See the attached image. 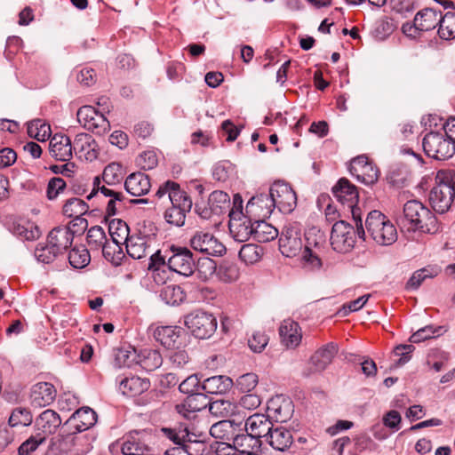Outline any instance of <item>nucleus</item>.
<instances>
[{"instance_id": "1", "label": "nucleus", "mask_w": 455, "mask_h": 455, "mask_svg": "<svg viewBox=\"0 0 455 455\" xmlns=\"http://www.w3.org/2000/svg\"><path fill=\"white\" fill-rule=\"evenodd\" d=\"M396 222L402 230L435 234L439 229L435 214L418 200H411L404 204Z\"/></svg>"}, {"instance_id": "2", "label": "nucleus", "mask_w": 455, "mask_h": 455, "mask_svg": "<svg viewBox=\"0 0 455 455\" xmlns=\"http://www.w3.org/2000/svg\"><path fill=\"white\" fill-rule=\"evenodd\" d=\"M455 199V171H439L435 176V185L430 191L429 201L435 211L447 212Z\"/></svg>"}, {"instance_id": "3", "label": "nucleus", "mask_w": 455, "mask_h": 455, "mask_svg": "<svg viewBox=\"0 0 455 455\" xmlns=\"http://www.w3.org/2000/svg\"><path fill=\"white\" fill-rule=\"evenodd\" d=\"M332 193L343 207L351 212L355 222L357 235L364 239L365 231L363 227L361 209L357 206L359 194L356 187L348 180L342 178L332 188Z\"/></svg>"}, {"instance_id": "4", "label": "nucleus", "mask_w": 455, "mask_h": 455, "mask_svg": "<svg viewBox=\"0 0 455 455\" xmlns=\"http://www.w3.org/2000/svg\"><path fill=\"white\" fill-rule=\"evenodd\" d=\"M367 232L379 245H391L397 239L394 224L379 211H371L365 220Z\"/></svg>"}, {"instance_id": "5", "label": "nucleus", "mask_w": 455, "mask_h": 455, "mask_svg": "<svg viewBox=\"0 0 455 455\" xmlns=\"http://www.w3.org/2000/svg\"><path fill=\"white\" fill-rule=\"evenodd\" d=\"M425 154L436 160L451 158L454 153V145L451 137L441 132H430L422 140Z\"/></svg>"}, {"instance_id": "6", "label": "nucleus", "mask_w": 455, "mask_h": 455, "mask_svg": "<svg viewBox=\"0 0 455 455\" xmlns=\"http://www.w3.org/2000/svg\"><path fill=\"white\" fill-rule=\"evenodd\" d=\"M167 267L180 275L191 276L196 270L193 253L187 247L172 245L169 249Z\"/></svg>"}, {"instance_id": "7", "label": "nucleus", "mask_w": 455, "mask_h": 455, "mask_svg": "<svg viewBox=\"0 0 455 455\" xmlns=\"http://www.w3.org/2000/svg\"><path fill=\"white\" fill-rule=\"evenodd\" d=\"M185 325L198 339L210 338L217 329V320L204 311L196 310L185 317Z\"/></svg>"}, {"instance_id": "8", "label": "nucleus", "mask_w": 455, "mask_h": 455, "mask_svg": "<svg viewBox=\"0 0 455 455\" xmlns=\"http://www.w3.org/2000/svg\"><path fill=\"white\" fill-rule=\"evenodd\" d=\"M170 196L172 205L165 210L164 219L172 226L182 227L185 224L187 213L191 211L192 200L185 191L173 192Z\"/></svg>"}, {"instance_id": "9", "label": "nucleus", "mask_w": 455, "mask_h": 455, "mask_svg": "<svg viewBox=\"0 0 455 455\" xmlns=\"http://www.w3.org/2000/svg\"><path fill=\"white\" fill-rule=\"evenodd\" d=\"M151 434L146 429L130 431L123 437L121 452L124 455H149Z\"/></svg>"}, {"instance_id": "10", "label": "nucleus", "mask_w": 455, "mask_h": 455, "mask_svg": "<svg viewBox=\"0 0 455 455\" xmlns=\"http://www.w3.org/2000/svg\"><path fill=\"white\" fill-rule=\"evenodd\" d=\"M189 245L194 251L210 256L219 257L226 253L225 245L207 231H196L189 239Z\"/></svg>"}, {"instance_id": "11", "label": "nucleus", "mask_w": 455, "mask_h": 455, "mask_svg": "<svg viewBox=\"0 0 455 455\" xmlns=\"http://www.w3.org/2000/svg\"><path fill=\"white\" fill-rule=\"evenodd\" d=\"M354 227L345 220L336 221L331 228V244L334 251L346 253L352 250L355 243Z\"/></svg>"}, {"instance_id": "12", "label": "nucleus", "mask_w": 455, "mask_h": 455, "mask_svg": "<svg viewBox=\"0 0 455 455\" xmlns=\"http://www.w3.org/2000/svg\"><path fill=\"white\" fill-rule=\"evenodd\" d=\"M301 231L298 224L292 223L284 226L280 238L279 250L287 258H294L303 251Z\"/></svg>"}, {"instance_id": "13", "label": "nucleus", "mask_w": 455, "mask_h": 455, "mask_svg": "<svg viewBox=\"0 0 455 455\" xmlns=\"http://www.w3.org/2000/svg\"><path fill=\"white\" fill-rule=\"evenodd\" d=\"M269 194L277 208L283 213H291L297 205V196L287 183L277 181L269 188Z\"/></svg>"}, {"instance_id": "14", "label": "nucleus", "mask_w": 455, "mask_h": 455, "mask_svg": "<svg viewBox=\"0 0 455 455\" xmlns=\"http://www.w3.org/2000/svg\"><path fill=\"white\" fill-rule=\"evenodd\" d=\"M349 172L358 181L365 185H372L379 179L378 168L365 156L352 159Z\"/></svg>"}, {"instance_id": "15", "label": "nucleus", "mask_w": 455, "mask_h": 455, "mask_svg": "<svg viewBox=\"0 0 455 455\" xmlns=\"http://www.w3.org/2000/svg\"><path fill=\"white\" fill-rule=\"evenodd\" d=\"M442 12L434 8H424L417 12L413 20V25L403 26V33L407 34L411 29L419 31H429L439 26Z\"/></svg>"}, {"instance_id": "16", "label": "nucleus", "mask_w": 455, "mask_h": 455, "mask_svg": "<svg viewBox=\"0 0 455 455\" xmlns=\"http://www.w3.org/2000/svg\"><path fill=\"white\" fill-rule=\"evenodd\" d=\"M267 411L270 419L279 422H286L291 418L294 406L290 398L280 395L268 400Z\"/></svg>"}, {"instance_id": "17", "label": "nucleus", "mask_w": 455, "mask_h": 455, "mask_svg": "<svg viewBox=\"0 0 455 455\" xmlns=\"http://www.w3.org/2000/svg\"><path fill=\"white\" fill-rule=\"evenodd\" d=\"M275 209L270 194H259L252 196L246 204V213L251 218H268Z\"/></svg>"}, {"instance_id": "18", "label": "nucleus", "mask_w": 455, "mask_h": 455, "mask_svg": "<svg viewBox=\"0 0 455 455\" xmlns=\"http://www.w3.org/2000/svg\"><path fill=\"white\" fill-rule=\"evenodd\" d=\"M155 238L151 235L139 234L130 236L125 243L126 251L130 257L140 259L152 252L151 247Z\"/></svg>"}, {"instance_id": "19", "label": "nucleus", "mask_w": 455, "mask_h": 455, "mask_svg": "<svg viewBox=\"0 0 455 455\" xmlns=\"http://www.w3.org/2000/svg\"><path fill=\"white\" fill-rule=\"evenodd\" d=\"M74 234L75 231L70 227H57L49 233L47 243L50 244L51 249L56 250L60 254H62L72 244Z\"/></svg>"}, {"instance_id": "20", "label": "nucleus", "mask_w": 455, "mask_h": 455, "mask_svg": "<svg viewBox=\"0 0 455 455\" xmlns=\"http://www.w3.org/2000/svg\"><path fill=\"white\" fill-rule=\"evenodd\" d=\"M273 427V424L270 418L267 414L254 413L247 418L243 429H245L247 433H250L252 436H256L259 440L262 437L267 436L270 430Z\"/></svg>"}, {"instance_id": "21", "label": "nucleus", "mask_w": 455, "mask_h": 455, "mask_svg": "<svg viewBox=\"0 0 455 455\" xmlns=\"http://www.w3.org/2000/svg\"><path fill=\"white\" fill-rule=\"evenodd\" d=\"M279 335L281 343L290 349L297 347L302 339L301 328L299 323L293 320H283L279 327Z\"/></svg>"}, {"instance_id": "22", "label": "nucleus", "mask_w": 455, "mask_h": 455, "mask_svg": "<svg viewBox=\"0 0 455 455\" xmlns=\"http://www.w3.org/2000/svg\"><path fill=\"white\" fill-rule=\"evenodd\" d=\"M49 152L57 161L66 162L71 159L73 147L69 137L65 134H54L50 140Z\"/></svg>"}, {"instance_id": "23", "label": "nucleus", "mask_w": 455, "mask_h": 455, "mask_svg": "<svg viewBox=\"0 0 455 455\" xmlns=\"http://www.w3.org/2000/svg\"><path fill=\"white\" fill-rule=\"evenodd\" d=\"M56 397L54 386L48 382L35 384L30 391V403L34 407L41 408L51 404Z\"/></svg>"}, {"instance_id": "24", "label": "nucleus", "mask_w": 455, "mask_h": 455, "mask_svg": "<svg viewBox=\"0 0 455 455\" xmlns=\"http://www.w3.org/2000/svg\"><path fill=\"white\" fill-rule=\"evenodd\" d=\"M96 422V412L90 407H83L76 410L65 424L77 432H83L93 427Z\"/></svg>"}, {"instance_id": "25", "label": "nucleus", "mask_w": 455, "mask_h": 455, "mask_svg": "<svg viewBox=\"0 0 455 455\" xmlns=\"http://www.w3.org/2000/svg\"><path fill=\"white\" fill-rule=\"evenodd\" d=\"M60 425V415L52 410L44 411L35 421L37 435L44 436V439L47 435L54 434Z\"/></svg>"}, {"instance_id": "26", "label": "nucleus", "mask_w": 455, "mask_h": 455, "mask_svg": "<svg viewBox=\"0 0 455 455\" xmlns=\"http://www.w3.org/2000/svg\"><path fill=\"white\" fill-rule=\"evenodd\" d=\"M60 447L67 455H86L92 448L87 436L68 435L60 441Z\"/></svg>"}, {"instance_id": "27", "label": "nucleus", "mask_w": 455, "mask_h": 455, "mask_svg": "<svg viewBox=\"0 0 455 455\" xmlns=\"http://www.w3.org/2000/svg\"><path fill=\"white\" fill-rule=\"evenodd\" d=\"M73 151L80 159L92 161L97 158L94 140L88 133H79L72 143Z\"/></svg>"}, {"instance_id": "28", "label": "nucleus", "mask_w": 455, "mask_h": 455, "mask_svg": "<svg viewBox=\"0 0 455 455\" xmlns=\"http://www.w3.org/2000/svg\"><path fill=\"white\" fill-rule=\"evenodd\" d=\"M124 188L132 196H142L150 191V179L142 172L131 173L124 181Z\"/></svg>"}, {"instance_id": "29", "label": "nucleus", "mask_w": 455, "mask_h": 455, "mask_svg": "<svg viewBox=\"0 0 455 455\" xmlns=\"http://www.w3.org/2000/svg\"><path fill=\"white\" fill-rule=\"evenodd\" d=\"M243 430V422L234 419H224L214 423L210 428V434L215 439L233 440L236 433Z\"/></svg>"}, {"instance_id": "30", "label": "nucleus", "mask_w": 455, "mask_h": 455, "mask_svg": "<svg viewBox=\"0 0 455 455\" xmlns=\"http://www.w3.org/2000/svg\"><path fill=\"white\" fill-rule=\"evenodd\" d=\"M267 442L273 449L284 451L293 443V435L291 430L283 427H272L267 436Z\"/></svg>"}, {"instance_id": "31", "label": "nucleus", "mask_w": 455, "mask_h": 455, "mask_svg": "<svg viewBox=\"0 0 455 455\" xmlns=\"http://www.w3.org/2000/svg\"><path fill=\"white\" fill-rule=\"evenodd\" d=\"M228 228L231 235L237 242H245L253 237V224L247 217L229 219Z\"/></svg>"}, {"instance_id": "32", "label": "nucleus", "mask_w": 455, "mask_h": 455, "mask_svg": "<svg viewBox=\"0 0 455 455\" xmlns=\"http://www.w3.org/2000/svg\"><path fill=\"white\" fill-rule=\"evenodd\" d=\"M208 405L206 396L203 394L188 395L182 403L176 405V411L187 419L198 412Z\"/></svg>"}, {"instance_id": "33", "label": "nucleus", "mask_w": 455, "mask_h": 455, "mask_svg": "<svg viewBox=\"0 0 455 455\" xmlns=\"http://www.w3.org/2000/svg\"><path fill=\"white\" fill-rule=\"evenodd\" d=\"M234 386L231 378L225 375H216L207 378L202 384V389L212 395H223L228 393Z\"/></svg>"}, {"instance_id": "34", "label": "nucleus", "mask_w": 455, "mask_h": 455, "mask_svg": "<svg viewBox=\"0 0 455 455\" xmlns=\"http://www.w3.org/2000/svg\"><path fill=\"white\" fill-rule=\"evenodd\" d=\"M180 337V328L177 326H159L154 331V338L168 349L176 347Z\"/></svg>"}, {"instance_id": "35", "label": "nucleus", "mask_w": 455, "mask_h": 455, "mask_svg": "<svg viewBox=\"0 0 455 455\" xmlns=\"http://www.w3.org/2000/svg\"><path fill=\"white\" fill-rule=\"evenodd\" d=\"M150 383L148 379L140 377L125 378L119 384V390L127 396H136L149 388Z\"/></svg>"}, {"instance_id": "36", "label": "nucleus", "mask_w": 455, "mask_h": 455, "mask_svg": "<svg viewBox=\"0 0 455 455\" xmlns=\"http://www.w3.org/2000/svg\"><path fill=\"white\" fill-rule=\"evenodd\" d=\"M338 353V347L334 343H328L319 348L311 357V362L315 370H324Z\"/></svg>"}, {"instance_id": "37", "label": "nucleus", "mask_w": 455, "mask_h": 455, "mask_svg": "<svg viewBox=\"0 0 455 455\" xmlns=\"http://www.w3.org/2000/svg\"><path fill=\"white\" fill-rule=\"evenodd\" d=\"M441 267L429 265L416 270L405 284L407 290H417L426 279H431L441 273Z\"/></svg>"}, {"instance_id": "38", "label": "nucleus", "mask_w": 455, "mask_h": 455, "mask_svg": "<svg viewBox=\"0 0 455 455\" xmlns=\"http://www.w3.org/2000/svg\"><path fill=\"white\" fill-rule=\"evenodd\" d=\"M233 443L237 452L258 453L261 447V440L247 432L246 434L236 433L233 438Z\"/></svg>"}, {"instance_id": "39", "label": "nucleus", "mask_w": 455, "mask_h": 455, "mask_svg": "<svg viewBox=\"0 0 455 455\" xmlns=\"http://www.w3.org/2000/svg\"><path fill=\"white\" fill-rule=\"evenodd\" d=\"M108 232L113 243L116 244V247H118L120 244L126 243L130 239L129 227L126 222L121 219H114L109 222Z\"/></svg>"}, {"instance_id": "40", "label": "nucleus", "mask_w": 455, "mask_h": 455, "mask_svg": "<svg viewBox=\"0 0 455 455\" xmlns=\"http://www.w3.org/2000/svg\"><path fill=\"white\" fill-rule=\"evenodd\" d=\"M163 363V357L156 349H143L138 354V364L147 371L158 369Z\"/></svg>"}, {"instance_id": "41", "label": "nucleus", "mask_w": 455, "mask_h": 455, "mask_svg": "<svg viewBox=\"0 0 455 455\" xmlns=\"http://www.w3.org/2000/svg\"><path fill=\"white\" fill-rule=\"evenodd\" d=\"M278 230L271 224L258 220L253 223V239L259 243H267L278 236Z\"/></svg>"}, {"instance_id": "42", "label": "nucleus", "mask_w": 455, "mask_h": 455, "mask_svg": "<svg viewBox=\"0 0 455 455\" xmlns=\"http://www.w3.org/2000/svg\"><path fill=\"white\" fill-rule=\"evenodd\" d=\"M208 405L211 414L219 418H228L238 412V405L229 400L219 399Z\"/></svg>"}, {"instance_id": "43", "label": "nucleus", "mask_w": 455, "mask_h": 455, "mask_svg": "<svg viewBox=\"0 0 455 455\" xmlns=\"http://www.w3.org/2000/svg\"><path fill=\"white\" fill-rule=\"evenodd\" d=\"M161 431L166 438L175 444L182 445L187 442H196V435L191 434L187 427L180 426L174 428L163 427Z\"/></svg>"}, {"instance_id": "44", "label": "nucleus", "mask_w": 455, "mask_h": 455, "mask_svg": "<svg viewBox=\"0 0 455 455\" xmlns=\"http://www.w3.org/2000/svg\"><path fill=\"white\" fill-rule=\"evenodd\" d=\"M208 205L212 207V211H213L214 215H220L229 210L230 197L224 191H213L209 196Z\"/></svg>"}, {"instance_id": "45", "label": "nucleus", "mask_w": 455, "mask_h": 455, "mask_svg": "<svg viewBox=\"0 0 455 455\" xmlns=\"http://www.w3.org/2000/svg\"><path fill=\"white\" fill-rule=\"evenodd\" d=\"M438 36L443 40L455 39V13L448 12L442 18L439 22Z\"/></svg>"}, {"instance_id": "46", "label": "nucleus", "mask_w": 455, "mask_h": 455, "mask_svg": "<svg viewBox=\"0 0 455 455\" xmlns=\"http://www.w3.org/2000/svg\"><path fill=\"white\" fill-rule=\"evenodd\" d=\"M33 422V415L29 409L25 407L14 408L8 419L12 427H28Z\"/></svg>"}, {"instance_id": "47", "label": "nucleus", "mask_w": 455, "mask_h": 455, "mask_svg": "<svg viewBox=\"0 0 455 455\" xmlns=\"http://www.w3.org/2000/svg\"><path fill=\"white\" fill-rule=\"evenodd\" d=\"M89 209V205L84 200L73 197L66 201L62 212L68 218L80 217L86 214Z\"/></svg>"}, {"instance_id": "48", "label": "nucleus", "mask_w": 455, "mask_h": 455, "mask_svg": "<svg viewBox=\"0 0 455 455\" xmlns=\"http://www.w3.org/2000/svg\"><path fill=\"white\" fill-rule=\"evenodd\" d=\"M167 254L164 256L161 255L160 250L156 251L150 255L148 269L153 272V277L156 283H164L165 276H162L159 271L164 269L167 265L166 259H168ZM164 273V270H163Z\"/></svg>"}, {"instance_id": "49", "label": "nucleus", "mask_w": 455, "mask_h": 455, "mask_svg": "<svg viewBox=\"0 0 455 455\" xmlns=\"http://www.w3.org/2000/svg\"><path fill=\"white\" fill-rule=\"evenodd\" d=\"M68 261L74 268H84L91 261L90 252L84 245L75 246L69 251Z\"/></svg>"}, {"instance_id": "50", "label": "nucleus", "mask_w": 455, "mask_h": 455, "mask_svg": "<svg viewBox=\"0 0 455 455\" xmlns=\"http://www.w3.org/2000/svg\"><path fill=\"white\" fill-rule=\"evenodd\" d=\"M28 134L38 141H45L50 138L51 127L40 119H36L28 124Z\"/></svg>"}, {"instance_id": "51", "label": "nucleus", "mask_w": 455, "mask_h": 455, "mask_svg": "<svg viewBox=\"0 0 455 455\" xmlns=\"http://www.w3.org/2000/svg\"><path fill=\"white\" fill-rule=\"evenodd\" d=\"M122 192L116 191L106 185L101 184V180L100 176H95L93 178V180L92 182V190L89 193V195L86 196L88 200H91L92 198H98L100 195L104 197H109L112 198L116 196V199L120 196V194Z\"/></svg>"}, {"instance_id": "52", "label": "nucleus", "mask_w": 455, "mask_h": 455, "mask_svg": "<svg viewBox=\"0 0 455 455\" xmlns=\"http://www.w3.org/2000/svg\"><path fill=\"white\" fill-rule=\"evenodd\" d=\"M123 179V168L120 164L111 163L103 171L102 180L106 185L118 184Z\"/></svg>"}, {"instance_id": "53", "label": "nucleus", "mask_w": 455, "mask_h": 455, "mask_svg": "<svg viewBox=\"0 0 455 455\" xmlns=\"http://www.w3.org/2000/svg\"><path fill=\"white\" fill-rule=\"evenodd\" d=\"M161 296L169 305H179L186 299V293L178 285H168L162 291Z\"/></svg>"}, {"instance_id": "54", "label": "nucleus", "mask_w": 455, "mask_h": 455, "mask_svg": "<svg viewBox=\"0 0 455 455\" xmlns=\"http://www.w3.org/2000/svg\"><path fill=\"white\" fill-rule=\"evenodd\" d=\"M262 255V249L256 244L247 243L242 246L239 251V258L245 264H254L258 262Z\"/></svg>"}, {"instance_id": "55", "label": "nucleus", "mask_w": 455, "mask_h": 455, "mask_svg": "<svg viewBox=\"0 0 455 455\" xmlns=\"http://www.w3.org/2000/svg\"><path fill=\"white\" fill-rule=\"evenodd\" d=\"M86 241L92 249H100L107 242V235L104 229L100 226L92 227L86 235Z\"/></svg>"}, {"instance_id": "56", "label": "nucleus", "mask_w": 455, "mask_h": 455, "mask_svg": "<svg viewBox=\"0 0 455 455\" xmlns=\"http://www.w3.org/2000/svg\"><path fill=\"white\" fill-rule=\"evenodd\" d=\"M259 378L256 373L249 372L239 376L234 385L241 392L249 393L258 385Z\"/></svg>"}, {"instance_id": "57", "label": "nucleus", "mask_w": 455, "mask_h": 455, "mask_svg": "<svg viewBox=\"0 0 455 455\" xmlns=\"http://www.w3.org/2000/svg\"><path fill=\"white\" fill-rule=\"evenodd\" d=\"M301 253V260L304 267L312 271L321 268L322 260L315 251L310 249L308 246H305Z\"/></svg>"}, {"instance_id": "58", "label": "nucleus", "mask_w": 455, "mask_h": 455, "mask_svg": "<svg viewBox=\"0 0 455 455\" xmlns=\"http://www.w3.org/2000/svg\"><path fill=\"white\" fill-rule=\"evenodd\" d=\"M196 269L199 278L207 281L217 272V265L212 259L203 258L198 260Z\"/></svg>"}, {"instance_id": "59", "label": "nucleus", "mask_w": 455, "mask_h": 455, "mask_svg": "<svg viewBox=\"0 0 455 455\" xmlns=\"http://www.w3.org/2000/svg\"><path fill=\"white\" fill-rule=\"evenodd\" d=\"M115 364L118 368H132L138 364V354L134 349L132 351L120 350L116 354Z\"/></svg>"}, {"instance_id": "60", "label": "nucleus", "mask_w": 455, "mask_h": 455, "mask_svg": "<svg viewBox=\"0 0 455 455\" xmlns=\"http://www.w3.org/2000/svg\"><path fill=\"white\" fill-rule=\"evenodd\" d=\"M216 275L220 281L223 283H232L238 279L239 271L235 265L225 264L220 266Z\"/></svg>"}, {"instance_id": "61", "label": "nucleus", "mask_w": 455, "mask_h": 455, "mask_svg": "<svg viewBox=\"0 0 455 455\" xmlns=\"http://www.w3.org/2000/svg\"><path fill=\"white\" fill-rule=\"evenodd\" d=\"M109 129L110 124L108 120L105 117V116L102 113L99 111L93 116L92 120L91 121V124H87V130H90L98 134L105 133L108 131H109Z\"/></svg>"}, {"instance_id": "62", "label": "nucleus", "mask_w": 455, "mask_h": 455, "mask_svg": "<svg viewBox=\"0 0 455 455\" xmlns=\"http://www.w3.org/2000/svg\"><path fill=\"white\" fill-rule=\"evenodd\" d=\"M60 255L56 250L51 249L47 243L45 245H38L35 251V257L42 263L49 264Z\"/></svg>"}, {"instance_id": "63", "label": "nucleus", "mask_w": 455, "mask_h": 455, "mask_svg": "<svg viewBox=\"0 0 455 455\" xmlns=\"http://www.w3.org/2000/svg\"><path fill=\"white\" fill-rule=\"evenodd\" d=\"M200 388L202 389V385H200V380L196 374L188 376L179 386L180 391L188 395L199 394L198 390Z\"/></svg>"}, {"instance_id": "64", "label": "nucleus", "mask_w": 455, "mask_h": 455, "mask_svg": "<svg viewBox=\"0 0 455 455\" xmlns=\"http://www.w3.org/2000/svg\"><path fill=\"white\" fill-rule=\"evenodd\" d=\"M102 249V253L104 258L110 261L112 264L117 266L120 264L121 259L123 258L122 249L120 245L118 247L111 246V244L107 242L103 246L100 247Z\"/></svg>"}]
</instances>
